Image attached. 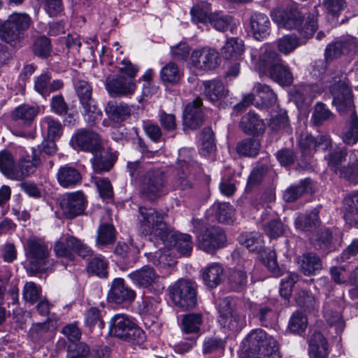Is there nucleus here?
Listing matches in <instances>:
<instances>
[{
    "label": "nucleus",
    "mask_w": 358,
    "mask_h": 358,
    "mask_svg": "<svg viewBox=\"0 0 358 358\" xmlns=\"http://www.w3.org/2000/svg\"><path fill=\"white\" fill-rule=\"evenodd\" d=\"M210 13H212L211 7L210 3L207 2L197 3L190 10L192 20L196 23H206L208 22V17Z\"/></svg>",
    "instance_id": "5fc2aeb1"
},
{
    "label": "nucleus",
    "mask_w": 358,
    "mask_h": 358,
    "mask_svg": "<svg viewBox=\"0 0 358 358\" xmlns=\"http://www.w3.org/2000/svg\"><path fill=\"white\" fill-rule=\"evenodd\" d=\"M253 90L261 99L262 106H271L276 103L277 96L268 85L257 83L254 86Z\"/></svg>",
    "instance_id": "de8ad7c7"
},
{
    "label": "nucleus",
    "mask_w": 358,
    "mask_h": 358,
    "mask_svg": "<svg viewBox=\"0 0 358 358\" xmlns=\"http://www.w3.org/2000/svg\"><path fill=\"white\" fill-rule=\"evenodd\" d=\"M268 171V167L266 165H260L254 168L248 178L246 188L250 189L260 184Z\"/></svg>",
    "instance_id": "774afa93"
},
{
    "label": "nucleus",
    "mask_w": 358,
    "mask_h": 358,
    "mask_svg": "<svg viewBox=\"0 0 358 358\" xmlns=\"http://www.w3.org/2000/svg\"><path fill=\"white\" fill-rule=\"evenodd\" d=\"M319 222V216L317 210H314L309 213L304 219L298 217L295 220V225L297 229L303 231H311L315 229Z\"/></svg>",
    "instance_id": "e2e57ef3"
},
{
    "label": "nucleus",
    "mask_w": 358,
    "mask_h": 358,
    "mask_svg": "<svg viewBox=\"0 0 358 358\" xmlns=\"http://www.w3.org/2000/svg\"><path fill=\"white\" fill-rule=\"evenodd\" d=\"M185 150L180 151V159L177 165V173L173 180V186L176 189L182 191L189 190L194 185V175L193 170L197 167V164L190 156L187 159L182 158Z\"/></svg>",
    "instance_id": "f8f14e48"
},
{
    "label": "nucleus",
    "mask_w": 358,
    "mask_h": 358,
    "mask_svg": "<svg viewBox=\"0 0 358 358\" xmlns=\"http://www.w3.org/2000/svg\"><path fill=\"white\" fill-rule=\"evenodd\" d=\"M115 239V229L112 224H101L97 229L96 244L107 245L113 243Z\"/></svg>",
    "instance_id": "3c124183"
},
{
    "label": "nucleus",
    "mask_w": 358,
    "mask_h": 358,
    "mask_svg": "<svg viewBox=\"0 0 358 358\" xmlns=\"http://www.w3.org/2000/svg\"><path fill=\"white\" fill-rule=\"evenodd\" d=\"M308 320L301 312L296 311L293 313L289 322V329L290 331L300 334L306 329Z\"/></svg>",
    "instance_id": "680f3d73"
},
{
    "label": "nucleus",
    "mask_w": 358,
    "mask_h": 358,
    "mask_svg": "<svg viewBox=\"0 0 358 358\" xmlns=\"http://www.w3.org/2000/svg\"><path fill=\"white\" fill-rule=\"evenodd\" d=\"M74 87L83 107L86 121L90 124H95L101 120L102 112L92 97V86L87 80L78 79L74 82Z\"/></svg>",
    "instance_id": "6e6552de"
},
{
    "label": "nucleus",
    "mask_w": 358,
    "mask_h": 358,
    "mask_svg": "<svg viewBox=\"0 0 358 358\" xmlns=\"http://www.w3.org/2000/svg\"><path fill=\"white\" fill-rule=\"evenodd\" d=\"M109 328L111 335L132 344L140 345L145 341V332L125 314L113 315Z\"/></svg>",
    "instance_id": "423d86ee"
},
{
    "label": "nucleus",
    "mask_w": 358,
    "mask_h": 358,
    "mask_svg": "<svg viewBox=\"0 0 358 358\" xmlns=\"http://www.w3.org/2000/svg\"><path fill=\"white\" fill-rule=\"evenodd\" d=\"M54 252L57 257L64 258L70 262H73L75 259L73 252L83 259L91 257L93 253L81 240L72 236H66L57 241L54 244Z\"/></svg>",
    "instance_id": "1a4fd4ad"
},
{
    "label": "nucleus",
    "mask_w": 358,
    "mask_h": 358,
    "mask_svg": "<svg viewBox=\"0 0 358 358\" xmlns=\"http://www.w3.org/2000/svg\"><path fill=\"white\" fill-rule=\"evenodd\" d=\"M213 210L218 222L229 224L233 221L234 209L229 203H215Z\"/></svg>",
    "instance_id": "09e8293b"
},
{
    "label": "nucleus",
    "mask_w": 358,
    "mask_h": 358,
    "mask_svg": "<svg viewBox=\"0 0 358 358\" xmlns=\"http://www.w3.org/2000/svg\"><path fill=\"white\" fill-rule=\"evenodd\" d=\"M232 17L224 14L222 11H216L210 14L208 22L215 30L221 32L231 29Z\"/></svg>",
    "instance_id": "c03bdc74"
},
{
    "label": "nucleus",
    "mask_w": 358,
    "mask_h": 358,
    "mask_svg": "<svg viewBox=\"0 0 358 358\" xmlns=\"http://www.w3.org/2000/svg\"><path fill=\"white\" fill-rule=\"evenodd\" d=\"M140 192L141 195L152 201L167 192L165 187V178L159 171H146L140 177Z\"/></svg>",
    "instance_id": "9b49d317"
},
{
    "label": "nucleus",
    "mask_w": 358,
    "mask_h": 358,
    "mask_svg": "<svg viewBox=\"0 0 358 358\" xmlns=\"http://www.w3.org/2000/svg\"><path fill=\"white\" fill-rule=\"evenodd\" d=\"M72 141L80 150L85 152L95 153L103 150L100 136L90 129H78L73 134Z\"/></svg>",
    "instance_id": "f3484780"
},
{
    "label": "nucleus",
    "mask_w": 358,
    "mask_h": 358,
    "mask_svg": "<svg viewBox=\"0 0 358 358\" xmlns=\"http://www.w3.org/2000/svg\"><path fill=\"white\" fill-rule=\"evenodd\" d=\"M105 86L110 96L113 98L131 96L136 87L135 80L124 76H108Z\"/></svg>",
    "instance_id": "2eb2a0df"
},
{
    "label": "nucleus",
    "mask_w": 358,
    "mask_h": 358,
    "mask_svg": "<svg viewBox=\"0 0 358 358\" xmlns=\"http://www.w3.org/2000/svg\"><path fill=\"white\" fill-rule=\"evenodd\" d=\"M184 121L187 127L193 129H196L203 124V115L201 98H196L186 106Z\"/></svg>",
    "instance_id": "393cba45"
},
{
    "label": "nucleus",
    "mask_w": 358,
    "mask_h": 358,
    "mask_svg": "<svg viewBox=\"0 0 358 358\" xmlns=\"http://www.w3.org/2000/svg\"><path fill=\"white\" fill-rule=\"evenodd\" d=\"M32 50L34 55L40 58L48 57L52 51L50 39L44 36L38 37L34 42Z\"/></svg>",
    "instance_id": "4d7b16f0"
},
{
    "label": "nucleus",
    "mask_w": 358,
    "mask_h": 358,
    "mask_svg": "<svg viewBox=\"0 0 358 358\" xmlns=\"http://www.w3.org/2000/svg\"><path fill=\"white\" fill-rule=\"evenodd\" d=\"M39 112V108L36 106L22 104L15 108L11 113L13 120H22L24 123L30 124Z\"/></svg>",
    "instance_id": "37998d69"
},
{
    "label": "nucleus",
    "mask_w": 358,
    "mask_h": 358,
    "mask_svg": "<svg viewBox=\"0 0 358 358\" xmlns=\"http://www.w3.org/2000/svg\"><path fill=\"white\" fill-rule=\"evenodd\" d=\"M301 45L300 39L294 34L285 35L277 41L278 50L287 55Z\"/></svg>",
    "instance_id": "603ef678"
},
{
    "label": "nucleus",
    "mask_w": 358,
    "mask_h": 358,
    "mask_svg": "<svg viewBox=\"0 0 358 358\" xmlns=\"http://www.w3.org/2000/svg\"><path fill=\"white\" fill-rule=\"evenodd\" d=\"M128 278L136 287L151 290L157 282L159 275L153 267L146 265L130 273Z\"/></svg>",
    "instance_id": "6ab92c4d"
},
{
    "label": "nucleus",
    "mask_w": 358,
    "mask_h": 358,
    "mask_svg": "<svg viewBox=\"0 0 358 358\" xmlns=\"http://www.w3.org/2000/svg\"><path fill=\"white\" fill-rule=\"evenodd\" d=\"M87 272L99 276L106 278L108 275V262L104 257L97 256L92 258L87 264Z\"/></svg>",
    "instance_id": "864d4df0"
},
{
    "label": "nucleus",
    "mask_w": 358,
    "mask_h": 358,
    "mask_svg": "<svg viewBox=\"0 0 358 358\" xmlns=\"http://www.w3.org/2000/svg\"><path fill=\"white\" fill-rule=\"evenodd\" d=\"M280 62H282V59L277 52L265 48L262 49L259 59L255 63V69L260 75L268 76Z\"/></svg>",
    "instance_id": "412c9836"
},
{
    "label": "nucleus",
    "mask_w": 358,
    "mask_h": 358,
    "mask_svg": "<svg viewBox=\"0 0 358 358\" xmlns=\"http://www.w3.org/2000/svg\"><path fill=\"white\" fill-rule=\"evenodd\" d=\"M43 164V158L32 153L31 159L21 155L18 162L15 181H23L26 178L34 174L37 168Z\"/></svg>",
    "instance_id": "4be33fe9"
},
{
    "label": "nucleus",
    "mask_w": 358,
    "mask_h": 358,
    "mask_svg": "<svg viewBox=\"0 0 358 358\" xmlns=\"http://www.w3.org/2000/svg\"><path fill=\"white\" fill-rule=\"evenodd\" d=\"M239 126L245 134L251 136L262 134L266 128L264 120L252 111H249L241 117Z\"/></svg>",
    "instance_id": "bb28decb"
},
{
    "label": "nucleus",
    "mask_w": 358,
    "mask_h": 358,
    "mask_svg": "<svg viewBox=\"0 0 358 358\" xmlns=\"http://www.w3.org/2000/svg\"><path fill=\"white\" fill-rule=\"evenodd\" d=\"M325 60H318L314 64L311 73L314 77L325 79V73L327 71V66L334 62L336 57V43H329L324 52Z\"/></svg>",
    "instance_id": "473e14b6"
},
{
    "label": "nucleus",
    "mask_w": 358,
    "mask_h": 358,
    "mask_svg": "<svg viewBox=\"0 0 358 358\" xmlns=\"http://www.w3.org/2000/svg\"><path fill=\"white\" fill-rule=\"evenodd\" d=\"M136 297L135 292L125 284L123 278H115L111 284L108 294L110 301L115 303L132 301Z\"/></svg>",
    "instance_id": "aec40b11"
},
{
    "label": "nucleus",
    "mask_w": 358,
    "mask_h": 358,
    "mask_svg": "<svg viewBox=\"0 0 358 358\" xmlns=\"http://www.w3.org/2000/svg\"><path fill=\"white\" fill-rule=\"evenodd\" d=\"M24 252L28 269L32 273H45L52 265L50 259V250L44 238L30 236L27 239Z\"/></svg>",
    "instance_id": "7ed1b4c3"
},
{
    "label": "nucleus",
    "mask_w": 358,
    "mask_h": 358,
    "mask_svg": "<svg viewBox=\"0 0 358 358\" xmlns=\"http://www.w3.org/2000/svg\"><path fill=\"white\" fill-rule=\"evenodd\" d=\"M273 21L280 28L296 29L306 38H311L318 28L317 20L309 13L304 19L301 13L296 8L275 9L271 13Z\"/></svg>",
    "instance_id": "f03ea898"
},
{
    "label": "nucleus",
    "mask_w": 358,
    "mask_h": 358,
    "mask_svg": "<svg viewBox=\"0 0 358 358\" xmlns=\"http://www.w3.org/2000/svg\"><path fill=\"white\" fill-rule=\"evenodd\" d=\"M276 343V340L263 329H256L248 334L243 340L241 345L243 350L248 355H260L268 348L275 347Z\"/></svg>",
    "instance_id": "ddd939ff"
},
{
    "label": "nucleus",
    "mask_w": 358,
    "mask_h": 358,
    "mask_svg": "<svg viewBox=\"0 0 358 358\" xmlns=\"http://www.w3.org/2000/svg\"><path fill=\"white\" fill-rule=\"evenodd\" d=\"M346 76L337 81V111L341 115H349L341 134L343 141L350 145L358 142V117L355 111L353 94Z\"/></svg>",
    "instance_id": "f257e3e1"
},
{
    "label": "nucleus",
    "mask_w": 358,
    "mask_h": 358,
    "mask_svg": "<svg viewBox=\"0 0 358 358\" xmlns=\"http://www.w3.org/2000/svg\"><path fill=\"white\" fill-rule=\"evenodd\" d=\"M41 287L33 282L25 283L22 290V297L26 302L35 303L41 295Z\"/></svg>",
    "instance_id": "69168bd1"
},
{
    "label": "nucleus",
    "mask_w": 358,
    "mask_h": 358,
    "mask_svg": "<svg viewBox=\"0 0 358 358\" xmlns=\"http://www.w3.org/2000/svg\"><path fill=\"white\" fill-rule=\"evenodd\" d=\"M106 113L114 122H121L131 114V108L123 102L109 101L106 106Z\"/></svg>",
    "instance_id": "7c9ffc66"
},
{
    "label": "nucleus",
    "mask_w": 358,
    "mask_h": 358,
    "mask_svg": "<svg viewBox=\"0 0 358 358\" xmlns=\"http://www.w3.org/2000/svg\"><path fill=\"white\" fill-rule=\"evenodd\" d=\"M310 358H327L329 354L328 344L320 332L313 334L309 341Z\"/></svg>",
    "instance_id": "2f4dec72"
},
{
    "label": "nucleus",
    "mask_w": 358,
    "mask_h": 358,
    "mask_svg": "<svg viewBox=\"0 0 358 358\" xmlns=\"http://www.w3.org/2000/svg\"><path fill=\"white\" fill-rule=\"evenodd\" d=\"M160 76L164 83L176 84L180 79V72L175 63L169 62L162 69Z\"/></svg>",
    "instance_id": "bf43d9fd"
},
{
    "label": "nucleus",
    "mask_w": 358,
    "mask_h": 358,
    "mask_svg": "<svg viewBox=\"0 0 358 358\" xmlns=\"http://www.w3.org/2000/svg\"><path fill=\"white\" fill-rule=\"evenodd\" d=\"M310 180L305 179L301 180L296 185L290 186L283 194V199L286 202H294L300 198L304 193L310 189Z\"/></svg>",
    "instance_id": "49530a36"
},
{
    "label": "nucleus",
    "mask_w": 358,
    "mask_h": 358,
    "mask_svg": "<svg viewBox=\"0 0 358 358\" xmlns=\"http://www.w3.org/2000/svg\"><path fill=\"white\" fill-rule=\"evenodd\" d=\"M171 235L169 236L167 241H163L167 247H174L182 255H189L192 250L191 236L187 234H175L170 231Z\"/></svg>",
    "instance_id": "c756f323"
},
{
    "label": "nucleus",
    "mask_w": 358,
    "mask_h": 358,
    "mask_svg": "<svg viewBox=\"0 0 358 358\" xmlns=\"http://www.w3.org/2000/svg\"><path fill=\"white\" fill-rule=\"evenodd\" d=\"M41 127L43 132L47 133L49 139H58L63 134L64 127L61 122L51 116L41 120Z\"/></svg>",
    "instance_id": "e433bc0d"
},
{
    "label": "nucleus",
    "mask_w": 358,
    "mask_h": 358,
    "mask_svg": "<svg viewBox=\"0 0 358 358\" xmlns=\"http://www.w3.org/2000/svg\"><path fill=\"white\" fill-rule=\"evenodd\" d=\"M60 206L64 216L73 219L84 213L86 208V199L81 192L68 193L62 198Z\"/></svg>",
    "instance_id": "dca6fc26"
},
{
    "label": "nucleus",
    "mask_w": 358,
    "mask_h": 358,
    "mask_svg": "<svg viewBox=\"0 0 358 358\" xmlns=\"http://www.w3.org/2000/svg\"><path fill=\"white\" fill-rule=\"evenodd\" d=\"M219 60L218 52L209 48L194 50L191 55L192 65L200 70L215 69L217 66Z\"/></svg>",
    "instance_id": "a211bd4d"
},
{
    "label": "nucleus",
    "mask_w": 358,
    "mask_h": 358,
    "mask_svg": "<svg viewBox=\"0 0 358 358\" xmlns=\"http://www.w3.org/2000/svg\"><path fill=\"white\" fill-rule=\"evenodd\" d=\"M226 236L220 227L207 228L197 237V246L203 251L213 254L217 250L224 246Z\"/></svg>",
    "instance_id": "4468645a"
},
{
    "label": "nucleus",
    "mask_w": 358,
    "mask_h": 358,
    "mask_svg": "<svg viewBox=\"0 0 358 358\" xmlns=\"http://www.w3.org/2000/svg\"><path fill=\"white\" fill-rule=\"evenodd\" d=\"M59 184L64 188H74L82 182L80 172L73 166L65 164L57 173Z\"/></svg>",
    "instance_id": "a878e982"
},
{
    "label": "nucleus",
    "mask_w": 358,
    "mask_h": 358,
    "mask_svg": "<svg viewBox=\"0 0 358 358\" xmlns=\"http://www.w3.org/2000/svg\"><path fill=\"white\" fill-rule=\"evenodd\" d=\"M343 218L350 226L358 224V192L347 194L343 200Z\"/></svg>",
    "instance_id": "cd10ccee"
},
{
    "label": "nucleus",
    "mask_w": 358,
    "mask_h": 358,
    "mask_svg": "<svg viewBox=\"0 0 358 358\" xmlns=\"http://www.w3.org/2000/svg\"><path fill=\"white\" fill-rule=\"evenodd\" d=\"M203 322L201 313H189L183 316L181 322L182 330L185 334H192L199 336L201 334L200 326Z\"/></svg>",
    "instance_id": "a19ab883"
},
{
    "label": "nucleus",
    "mask_w": 358,
    "mask_h": 358,
    "mask_svg": "<svg viewBox=\"0 0 358 358\" xmlns=\"http://www.w3.org/2000/svg\"><path fill=\"white\" fill-rule=\"evenodd\" d=\"M94 157L91 159L93 170L96 173L109 171L114 165L112 156L102 150L92 153Z\"/></svg>",
    "instance_id": "58836bf2"
},
{
    "label": "nucleus",
    "mask_w": 358,
    "mask_h": 358,
    "mask_svg": "<svg viewBox=\"0 0 358 358\" xmlns=\"http://www.w3.org/2000/svg\"><path fill=\"white\" fill-rule=\"evenodd\" d=\"M203 278L209 287H215L220 284L224 278V269L218 263L209 264L203 272Z\"/></svg>",
    "instance_id": "f704fd0d"
},
{
    "label": "nucleus",
    "mask_w": 358,
    "mask_h": 358,
    "mask_svg": "<svg viewBox=\"0 0 358 358\" xmlns=\"http://www.w3.org/2000/svg\"><path fill=\"white\" fill-rule=\"evenodd\" d=\"M138 230L143 236L153 235L162 241H167L170 234L163 215L152 208L139 207Z\"/></svg>",
    "instance_id": "39448f33"
},
{
    "label": "nucleus",
    "mask_w": 358,
    "mask_h": 358,
    "mask_svg": "<svg viewBox=\"0 0 358 358\" xmlns=\"http://www.w3.org/2000/svg\"><path fill=\"white\" fill-rule=\"evenodd\" d=\"M17 162L13 153L3 149L0 151V172L8 179L14 180Z\"/></svg>",
    "instance_id": "72a5a7b5"
},
{
    "label": "nucleus",
    "mask_w": 358,
    "mask_h": 358,
    "mask_svg": "<svg viewBox=\"0 0 358 358\" xmlns=\"http://www.w3.org/2000/svg\"><path fill=\"white\" fill-rule=\"evenodd\" d=\"M243 52V41L238 38H228L222 48V53L227 59L237 60L241 58Z\"/></svg>",
    "instance_id": "4c0bfd02"
},
{
    "label": "nucleus",
    "mask_w": 358,
    "mask_h": 358,
    "mask_svg": "<svg viewBox=\"0 0 358 358\" xmlns=\"http://www.w3.org/2000/svg\"><path fill=\"white\" fill-rule=\"evenodd\" d=\"M57 145L55 143V140L45 139L40 145H38V148H32V153H35L36 155L40 156L43 158V162L45 160V155L51 156L56 153Z\"/></svg>",
    "instance_id": "338daca9"
},
{
    "label": "nucleus",
    "mask_w": 358,
    "mask_h": 358,
    "mask_svg": "<svg viewBox=\"0 0 358 358\" xmlns=\"http://www.w3.org/2000/svg\"><path fill=\"white\" fill-rule=\"evenodd\" d=\"M273 81L280 85H290L293 83V76L289 68L280 62L268 75Z\"/></svg>",
    "instance_id": "79ce46f5"
},
{
    "label": "nucleus",
    "mask_w": 358,
    "mask_h": 358,
    "mask_svg": "<svg viewBox=\"0 0 358 358\" xmlns=\"http://www.w3.org/2000/svg\"><path fill=\"white\" fill-rule=\"evenodd\" d=\"M300 267L305 275H312L322 268L321 260L313 253H306L302 257Z\"/></svg>",
    "instance_id": "8fccbe9b"
},
{
    "label": "nucleus",
    "mask_w": 358,
    "mask_h": 358,
    "mask_svg": "<svg viewBox=\"0 0 358 358\" xmlns=\"http://www.w3.org/2000/svg\"><path fill=\"white\" fill-rule=\"evenodd\" d=\"M32 24V20L26 13L13 12L0 24V39L16 47L24 38V33Z\"/></svg>",
    "instance_id": "20e7f679"
},
{
    "label": "nucleus",
    "mask_w": 358,
    "mask_h": 358,
    "mask_svg": "<svg viewBox=\"0 0 358 358\" xmlns=\"http://www.w3.org/2000/svg\"><path fill=\"white\" fill-rule=\"evenodd\" d=\"M201 90L204 96L213 103L225 98L229 92L225 89L223 83L218 80L204 81L201 87Z\"/></svg>",
    "instance_id": "c85d7f7f"
},
{
    "label": "nucleus",
    "mask_w": 358,
    "mask_h": 358,
    "mask_svg": "<svg viewBox=\"0 0 358 358\" xmlns=\"http://www.w3.org/2000/svg\"><path fill=\"white\" fill-rule=\"evenodd\" d=\"M238 241L250 252H259L264 247L263 237L257 231L242 233L238 237Z\"/></svg>",
    "instance_id": "c9c22d12"
},
{
    "label": "nucleus",
    "mask_w": 358,
    "mask_h": 358,
    "mask_svg": "<svg viewBox=\"0 0 358 358\" xmlns=\"http://www.w3.org/2000/svg\"><path fill=\"white\" fill-rule=\"evenodd\" d=\"M159 310V301L154 298H144L139 303L138 310L143 317L156 316Z\"/></svg>",
    "instance_id": "052dcab7"
},
{
    "label": "nucleus",
    "mask_w": 358,
    "mask_h": 358,
    "mask_svg": "<svg viewBox=\"0 0 358 358\" xmlns=\"http://www.w3.org/2000/svg\"><path fill=\"white\" fill-rule=\"evenodd\" d=\"M90 346L84 342L71 343L67 346L66 358H89Z\"/></svg>",
    "instance_id": "13d9d810"
},
{
    "label": "nucleus",
    "mask_w": 358,
    "mask_h": 358,
    "mask_svg": "<svg viewBox=\"0 0 358 358\" xmlns=\"http://www.w3.org/2000/svg\"><path fill=\"white\" fill-rule=\"evenodd\" d=\"M260 143L258 140L251 138L243 139L237 143L236 150L239 155L255 157L259 151Z\"/></svg>",
    "instance_id": "a18cd8bd"
},
{
    "label": "nucleus",
    "mask_w": 358,
    "mask_h": 358,
    "mask_svg": "<svg viewBox=\"0 0 358 358\" xmlns=\"http://www.w3.org/2000/svg\"><path fill=\"white\" fill-rule=\"evenodd\" d=\"M64 87L62 80H51V76L44 73L34 78V88L36 92L43 97L48 96L51 93L60 90Z\"/></svg>",
    "instance_id": "5701e85b"
},
{
    "label": "nucleus",
    "mask_w": 358,
    "mask_h": 358,
    "mask_svg": "<svg viewBox=\"0 0 358 358\" xmlns=\"http://www.w3.org/2000/svg\"><path fill=\"white\" fill-rule=\"evenodd\" d=\"M247 272L238 268L233 270L229 275V283L234 291H241L247 285Z\"/></svg>",
    "instance_id": "6e6d98bb"
},
{
    "label": "nucleus",
    "mask_w": 358,
    "mask_h": 358,
    "mask_svg": "<svg viewBox=\"0 0 358 358\" xmlns=\"http://www.w3.org/2000/svg\"><path fill=\"white\" fill-rule=\"evenodd\" d=\"M268 127L272 131L282 134H290L292 131L287 113L282 110L271 116Z\"/></svg>",
    "instance_id": "ea45409f"
},
{
    "label": "nucleus",
    "mask_w": 358,
    "mask_h": 358,
    "mask_svg": "<svg viewBox=\"0 0 358 358\" xmlns=\"http://www.w3.org/2000/svg\"><path fill=\"white\" fill-rule=\"evenodd\" d=\"M169 293L173 303L183 309L193 308L196 304V285L189 280H178L170 287Z\"/></svg>",
    "instance_id": "9d476101"
},
{
    "label": "nucleus",
    "mask_w": 358,
    "mask_h": 358,
    "mask_svg": "<svg viewBox=\"0 0 358 358\" xmlns=\"http://www.w3.org/2000/svg\"><path fill=\"white\" fill-rule=\"evenodd\" d=\"M271 22L268 16L254 13L249 18V27L254 38L258 41L266 38L270 34Z\"/></svg>",
    "instance_id": "b1692460"
},
{
    "label": "nucleus",
    "mask_w": 358,
    "mask_h": 358,
    "mask_svg": "<svg viewBox=\"0 0 358 358\" xmlns=\"http://www.w3.org/2000/svg\"><path fill=\"white\" fill-rule=\"evenodd\" d=\"M358 54V45L355 38L348 37L345 39L337 41V55H345L351 57L352 55Z\"/></svg>",
    "instance_id": "0e129e2a"
},
{
    "label": "nucleus",
    "mask_w": 358,
    "mask_h": 358,
    "mask_svg": "<svg viewBox=\"0 0 358 358\" xmlns=\"http://www.w3.org/2000/svg\"><path fill=\"white\" fill-rule=\"evenodd\" d=\"M217 309L220 325L230 334H236L246 326L245 315L238 309L231 306L229 298L220 299Z\"/></svg>",
    "instance_id": "0eeeda50"
}]
</instances>
